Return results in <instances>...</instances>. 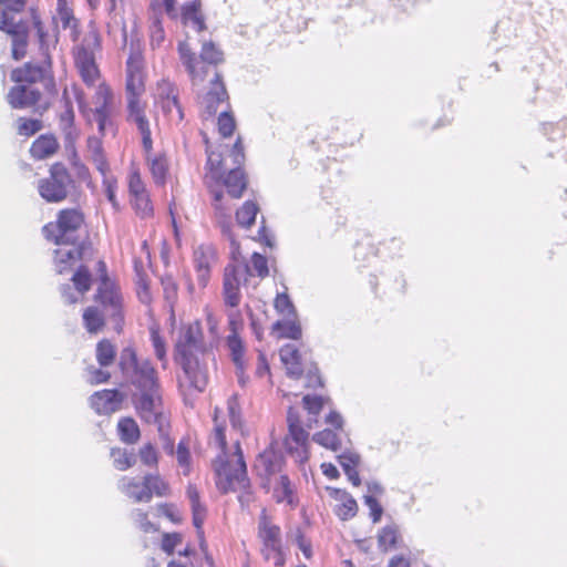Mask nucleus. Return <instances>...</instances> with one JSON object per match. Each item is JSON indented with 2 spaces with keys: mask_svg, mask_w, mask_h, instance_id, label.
<instances>
[{
  "mask_svg": "<svg viewBox=\"0 0 567 567\" xmlns=\"http://www.w3.org/2000/svg\"><path fill=\"white\" fill-rule=\"evenodd\" d=\"M177 50L193 85L203 84L206 78L212 75L210 89L204 96L203 104L207 115L213 116L219 104L225 103L228 99L221 76L216 71V65L224 60L223 52L213 42L203 43L199 58L195 55L186 41L179 42Z\"/></svg>",
  "mask_w": 567,
  "mask_h": 567,
  "instance_id": "1",
  "label": "nucleus"
},
{
  "mask_svg": "<svg viewBox=\"0 0 567 567\" xmlns=\"http://www.w3.org/2000/svg\"><path fill=\"white\" fill-rule=\"evenodd\" d=\"M174 358L182 368L189 386L197 392H203L208 384L207 364L214 358L204 347L198 323L188 324L181 329L175 343Z\"/></svg>",
  "mask_w": 567,
  "mask_h": 567,
  "instance_id": "2",
  "label": "nucleus"
},
{
  "mask_svg": "<svg viewBox=\"0 0 567 567\" xmlns=\"http://www.w3.org/2000/svg\"><path fill=\"white\" fill-rule=\"evenodd\" d=\"M134 404L137 414L144 422L156 425L164 451L173 454L174 441L169 437V425L164 413L161 392L136 393L134 395Z\"/></svg>",
  "mask_w": 567,
  "mask_h": 567,
  "instance_id": "3",
  "label": "nucleus"
},
{
  "mask_svg": "<svg viewBox=\"0 0 567 567\" xmlns=\"http://www.w3.org/2000/svg\"><path fill=\"white\" fill-rule=\"evenodd\" d=\"M120 367L138 393L161 391L156 369L150 360H140L133 349L125 348L122 351Z\"/></svg>",
  "mask_w": 567,
  "mask_h": 567,
  "instance_id": "4",
  "label": "nucleus"
},
{
  "mask_svg": "<svg viewBox=\"0 0 567 567\" xmlns=\"http://www.w3.org/2000/svg\"><path fill=\"white\" fill-rule=\"evenodd\" d=\"M234 457V461H220L219 464H216L215 470L218 476V488L223 493H248L250 482L247 476V466L239 442L235 444Z\"/></svg>",
  "mask_w": 567,
  "mask_h": 567,
  "instance_id": "5",
  "label": "nucleus"
},
{
  "mask_svg": "<svg viewBox=\"0 0 567 567\" xmlns=\"http://www.w3.org/2000/svg\"><path fill=\"white\" fill-rule=\"evenodd\" d=\"M101 49L100 34L95 29H91L76 47L74 59L75 65L82 80L87 85H93L100 76L95 62V53Z\"/></svg>",
  "mask_w": 567,
  "mask_h": 567,
  "instance_id": "6",
  "label": "nucleus"
},
{
  "mask_svg": "<svg viewBox=\"0 0 567 567\" xmlns=\"http://www.w3.org/2000/svg\"><path fill=\"white\" fill-rule=\"evenodd\" d=\"M83 224V214L76 208H68L59 213L55 225H47L43 230L55 244H75L80 243L79 231Z\"/></svg>",
  "mask_w": 567,
  "mask_h": 567,
  "instance_id": "7",
  "label": "nucleus"
},
{
  "mask_svg": "<svg viewBox=\"0 0 567 567\" xmlns=\"http://www.w3.org/2000/svg\"><path fill=\"white\" fill-rule=\"evenodd\" d=\"M143 55L138 43L131 41L130 55L126 61V100L127 104L141 103L140 96L145 91Z\"/></svg>",
  "mask_w": 567,
  "mask_h": 567,
  "instance_id": "8",
  "label": "nucleus"
},
{
  "mask_svg": "<svg viewBox=\"0 0 567 567\" xmlns=\"http://www.w3.org/2000/svg\"><path fill=\"white\" fill-rule=\"evenodd\" d=\"M72 182L65 166L55 163L50 168V176L39 182V194L49 203L62 202L66 198Z\"/></svg>",
  "mask_w": 567,
  "mask_h": 567,
  "instance_id": "9",
  "label": "nucleus"
},
{
  "mask_svg": "<svg viewBox=\"0 0 567 567\" xmlns=\"http://www.w3.org/2000/svg\"><path fill=\"white\" fill-rule=\"evenodd\" d=\"M259 537L262 542L261 553L264 558L272 561L276 567H282L286 563V557L282 550L280 527L271 524L264 516L259 522Z\"/></svg>",
  "mask_w": 567,
  "mask_h": 567,
  "instance_id": "10",
  "label": "nucleus"
},
{
  "mask_svg": "<svg viewBox=\"0 0 567 567\" xmlns=\"http://www.w3.org/2000/svg\"><path fill=\"white\" fill-rule=\"evenodd\" d=\"M249 265L230 264L225 268L223 280V299L227 307L236 308L241 300L240 287L247 281Z\"/></svg>",
  "mask_w": 567,
  "mask_h": 567,
  "instance_id": "11",
  "label": "nucleus"
},
{
  "mask_svg": "<svg viewBox=\"0 0 567 567\" xmlns=\"http://www.w3.org/2000/svg\"><path fill=\"white\" fill-rule=\"evenodd\" d=\"M287 425L286 449L291 453L296 451L299 457L307 458L309 433L302 427L299 413L291 406L287 412Z\"/></svg>",
  "mask_w": 567,
  "mask_h": 567,
  "instance_id": "12",
  "label": "nucleus"
},
{
  "mask_svg": "<svg viewBox=\"0 0 567 567\" xmlns=\"http://www.w3.org/2000/svg\"><path fill=\"white\" fill-rule=\"evenodd\" d=\"M52 61L51 59L41 60L40 63L28 62L22 68L12 71V81L23 84H33L37 82H44L45 85L52 84L51 76Z\"/></svg>",
  "mask_w": 567,
  "mask_h": 567,
  "instance_id": "13",
  "label": "nucleus"
},
{
  "mask_svg": "<svg viewBox=\"0 0 567 567\" xmlns=\"http://www.w3.org/2000/svg\"><path fill=\"white\" fill-rule=\"evenodd\" d=\"M233 162L236 165L235 168L230 169L227 174L224 184L227 188L228 194L234 198L241 197L244 190L247 187V181L244 172L240 169V165L245 161L244 146L241 138L238 137L231 150Z\"/></svg>",
  "mask_w": 567,
  "mask_h": 567,
  "instance_id": "14",
  "label": "nucleus"
},
{
  "mask_svg": "<svg viewBox=\"0 0 567 567\" xmlns=\"http://www.w3.org/2000/svg\"><path fill=\"white\" fill-rule=\"evenodd\" d=\"M0 30L12 38V58L21 60L27 53L28 27L20 19L13 20L10 16L0 12Z\"/></svg>",
  "mask_w": 567,
  "mask_h": 567,
  "instance_id": "15",
  "label": "nucleus"
},
{
  "mask_svg": "<svg viewBox=\"0 0 567 567\" xmlns=\"http://www.w3.org/2000/svg\"><path fill=\"white\" fill-rule=\"evenodd\" d=\"M126 492L128 493V497L134 499L135 502H150L153 495L164 496L167 491L166 483L158 476L154 474H148L144 476V485L141 491H133L132 487H138L135 483L131 482L126 484Z\"/></svg>",
  "mask_w": 567,
  "mask_h": 567,
  "instance_id": "16",
  "label": "nucleus"
},
{
  "mask_svg": "<svg viewBox=\"0 0 567 567\" xmlns=\"http://www.w3.org/2000/svg\"><path fill=\"white\" fill-rule=\"evenodd\" d=\"M94 104V120L97 123L99 132L104 135L106 127L111 125V113L113 110V96L109 86H99Z\"/></svg>",
  "mask_w": 567,
  "mask_h": 567,
  "instance_id": "17",
  "label": "nucleus"
},
{
  "mask_svg": "<svg viewBox=\"0 0 567 567\" xmlns=\"http://www.w3.org/2000/svg\"><path fill=\"white\" fill-rule=\"evenodd\" d=\"M123 395L116 389L97 391L90 398L92 409L97 414H111L120 410Z\"/></svg>",
  "mask_w": 567,
  "mask_h": 567,
  "instance_id": "18",
  "label": "nucleus"
},
{
  "mask_svg": "<svg viewBox=\"0 0 567 567\" xmlns=\"http://www.w3.org/2000/svg\"><path fill=\"white\" fill-rule=\"evenodd\" d=\"M128 120L134 123L142 135L144 151L150 154L153 148L150 122L145 115L142 103L127 104Z\"/></svg>",
  "mask_w": 567,
  "mask_h": 567,
  "instance_id": "19",
  "label": "nucleus"
},
{
  "mask_svg": "<svg viewBox=\"0 0 567 567\" xmlns=\"http://www.w3.org/2000/svg\"><path fill=\"white\" fill-rule=\"evenodd\" d=\"M41 93L25 84H19L9 91L7 95L8 103L12 109H27L38 103Z\"/></svg>",
  "mask_w": 567,
  "mask_h": 567,
  "instance_id": "20",
  "label": "nucleus"
},
{
  "mask_svg": "<svg viewBox=\"0 0 567 567\" xmlns=\"http://www.w3.org/2000/svg\"><path fill=\"white\" fill-rule=\"evenodd\" d=\"M187 497L190 503L192 514H193V525L197 530V535L200 543V548L206 550V542L204 538L203 524L206 517V507L200 503L199 493L197 488L193 485H189L186 491Z\"/></svg>",
  "mask_w": 567,
  "mask_h": 567,
  "instance_id": "21",
  "label": "nucleus"
},
{
  "mask_svg": "<svg viewBox=\"0 0 567 567\" xmlns=\"http://www.w3.org/2000/svg\"><path fill=\"white\" fill-rule=\"evenodd\" d=\"M215 252L209 246H198L194 250V265L197 272L198 284L206 287L210 276V265L214 260Z\"/></svg>",
  "mask_w": 567,
  "mask_h": 567,
  "instance_id": "22",
  "label": "nucleus"
},
{
  "mask_svg": "<svg viewBox=\"0 0 567 567\" xmlns=\"http://www.w3.org/2000/svg\"><path fill=\"white\" fill-rule=\"evenodd\" d=\"M158 97L162 110L169 115L172 120H183L181 104L177 100L174 87L169 83L159 87Z\"/></svg>",
  "mask_w": 567,
  "mask_h": 567,
  "instance_id": "23",
  "label": "nucleus"
},
{
  "mask_svg": "<svg viewBox=\"0 0 567 567\" xmlns=\"http://www.w3.org/2000/svg\"><path fill=\"white\" fill-rule=\"evenodd\" d=\"M281 362L286 365L287 374L290 378L299 379L302 375L300 353L295 344H285L279 350Z\"/></svg>",
  "mask_w": 567,
  "mask_h": 567,
  "instance_id": "24",
  "label": "nucleus"
},
{
  "mask_svg": "<svg viewBox=\"0 0 567 567\" xmlns=\"http://www.w3.org/2000/svg\"><path fill=\"white\" fill-rule=\"evenodd\" d=\"M60 246L54 251L56 270L59 274L65 271L69 264H73L82 257V249L79 243L75 244H56Z\"/></svg>",
  "mask_w": 567,
  "mask_h": 567,
  "instance_id": "25",
  "label": "nucleus"
},
{
  "mask_svg": "<svg viewBox=\"0 0 567 567\" xmlns=\"http://www.w3.org/2000/svg\"><path fill=\"white\" fill-rule=\"evenodd\" d=\"M97 268L101 272V285L97 289V298L102 303L110 305L114 307V309H117L120 307V296L109 281L105 262L100 260Z\"/></svg>",
  "mask_w": 567,
  "mask_h": 567,
  "instance_id": "26",
  "label": "nucleus"
},
{
  "mask_svg": "<svg viewBox=\"0 0 567 567\" xmlns=\"http://www.w3.org/2000/svg\"><path fill=\"white\" fill-rule=\"evenodd\" d=\"M58 20L63 30L70 31V38L76 42L80 38V21L74 17L72 9L66 4L65 0H58Z\"/></svg>",
  "mask_w": 567,
  "mask_h": 567,
  "instance_id": "27",
  "label": "nucleus"
},
{
  "mask_svg": "<svg viewBox=\"0 0 567 567\" xmlns=\"http://www.w3.org/2000/svg\"><path fill=\"white\" fill-rule=\"evenodd\" d=\"M281 464L282 458L277 452L266 450L258 455L255 467L260 475L270 476L280 471Z\"/></svg>",
  "mask_w": 567,
  "mask_h": 567,
  "instance_id": "28",
  "label": "nucleus"
},
{
  "mask_svg": "<svg viewBox=\"0 0 567 567\" xmlns=\"http://www.w3.org/2000/svg\"><path fill=\"white\" fill-rule=\"evenodd\" d=\"M330 491L334 498L341 501V504L338 505L336 509L337 516L342 520H348L354 517L358 511V504L355 499L346 491L338 488H330Z\"/></svg>",
  "mask_w": 567,
  "mask_h": 567,
  "instance_id": "29",
  "label": "nucleus"
},
{
  "mask_svg": "<svg viewBox=\"0 0 567 567\" xmlns=\"http://www.w3.org/2000/svg\"><path fill=\"white\" fill-rule=\"evenodd\" d=\"M59 147L53 135H41L31 145L30 153L35 159H44L53 155Z\"/></svg>",
  "mask_w": 567,
  "mask_h": 567,
  "instance_id": "30",
  "label": "nucleus"
},
{
  "mask_svg": "<svg viewBox=\"0 0 567 567\" xmlns=\"http://www.w3.org/2000/svg\"><path fill=\"white\" fill-rule=\"evenodd\" d=\"M182 20L185 25L192 27L197 32L205 29V23L199 13V3L195 0L182 6Z\"/></svg>",
  "mask_w": 567,
  "mask_h": 567,
  "instance_id": "31",
  "label": "nucleus"
},
{
  "mask_svg": "<svg viewBox=\"0 0 567 567\" xmlns=\"http://www.w3.org/2000/svg\"><path fill=\"white\" fill-rule=\"evenodd\" d=\"M272 332L276 333L278 338L298 340L301 337V327L296 321V318H285L272 324Z\"/></svg>",
  "mask_w": 567,
  "mask_h": 567,
  "instance_id": "32",
  "label": "nucleus"
},
{
  "mask_svg": "<svg viewBox=\"0 0 567 567\" xmlns=\"http://www.w3.org/2000/svg\"><path fill=\"white\" fill-rule=\"evenodd\" d=\"M37 34L39 39V49L43 60L51 59L50 51L54 49L58 43L56 34H50L44 30L41 21L34 22Z\"/></svg>",
  "mask_w": 567,
  "mask_h": 567,
  "instance_id": "33",
  "label": "nucleus"
},
{
  "mask_svg": "<svg viewBox=\"0 0 567 567\" xmlns=\"http://www.w3.org/2000/svg\"><path fill=\"white\" fill-rule=\"evenodd\" d=\"M121 440L127 444H134L140 439V429L137 423L131 417L120 420L117 424Z\"/></svg>",
  "mask_w": 567,
  "mask_h": 567,
  "instance_id": "34",
  "label": "nucleus"
},
{
  "mask_svg": "<svg viewBox=\"0 0 567 567\" xmlns=\"http://www.w3.org/2000/svg\"><path fill=\"white\" fill-rule=\"evenodd\" d=\"M258 212L259 207L257 204L251 200H247L237 210L236 219L240 226L248 228L255 223Z\"/></svg>",
  "mask_w": 567,
  "mask_h": 567,
  "instance_id": "35",
  "label": "nucleus"
},
{
  "mask_svg": "<svg viewBox=\"0 0 567 567\" xmlns=\"http://www.w3.org/2000/svg\"><path fill=\"white\" fill-rule=\"evenodd\" d=\"M312 440L317 444L334 452H337L341 447V441L339 439V435L330 429H326L323 431L316 433L312 436Z\"/></svg>",
  "mask_w": 567,
  "mask_h": 567,
  "instance_id": "36",
  "label": "nucleus"
},
{
  "mask_svg": "<svg viewBox=\"0 0 567 567\" xmlns=\"http://www.w3.org/2000/svg\"><path fill=\"white\" fill-rule=\"evenodd\" d=\"M399 539L398 527L394 525H388L383 527L378 535V543L380 548L384 551L396 547Z\"/></svg>",
  "mask_w": 567,
  "mask_h": 567,
  "instance_id": "37",
  "label": "nucleus"
},
{
  "mask_svg": "<svg viewBox=\"0 0 567 567\" xmlns=\"http://www.w3.org/2000/svg\"><path fill=\"white\" fill-rule=\"evenodd\" d=\"M150 171L156 184H164L167 174V161L162 155L147 157Z\"/></svg>",
  "mask_w": 567,
  "mask_h": 567,
  "instance_id": "38",
  "label": "nucleus"
},
{
  "mask_svg": "<svg viewBox=\"0 0 567 567\" xmlns=\"http://www.w3.org/2000/svg\"><path fill=\"white\" fill-rule=\"evenodd\" d=\"M115 347L109 340H101L96 346V360L101 367H109L115 359Z\"/></svg>",
  "mask_w": 567,
  "mask_h": 567,
  "instance_id": "39",
  "label": "nucleus"
},
{
  "mask_svg": "<svg viewBox=\"0 0 567 567\" xmlns=\"http://www.w3.org/2000/svg\"><path fill=\"white\" fill-rule=\"evenodd\" d=\"M111 456L113 464L118 471H125L136 463V456L133 452L122 449H112Z\"/></svg>",
  "mask_w": 567,
  "mask_h": 567,
  "instance_id": "40",
  "label": "nucleus"
},
{
  "mask_svg": "<svg viewBox=\"0 0 567 567\" xmlns=\"http://www.w3.org/2000/svg\"><path fill=\"white\" fill-rule=\"evenodd\" d=\"M151 341H152L155 357L161 362L162 368L166 369L168 365V359H167V354H166V344L156 329H151Z\"/></svg>",
  "mask_w": 567,
  "mask_h": 567,
  "instance_id": "41",
  "label": "nucleus"
},
{
  "mask_svg": "<svg viewBox=\"0 0 567 567\" xmlns=\"http://www.w3.org/2000/svg\"><path fill=\"white\" fill-rule=\"evenodd\" d=\"M83 321L86 330L91 333L97 332L104 324L103 318L101 317L99 310L94 307H89L85 309L83 313Z\"/></svg>",
  "mask_w": 567,
  "mask_h": 567,
  "instance_id": "42",
  "label": "nucleus"
},
{
  "mask_svg": "<svg viewBox=\"0 0 567 567\" xmlns=\"http://www.w3.org/2000/svg\"><path fill=\"white\" fill-rule=\"evenodd\" d=\"M150 39L152 48H159L165 40V32L159 17L154 12L151 18Z\"/></svg>",
  "mask_w": 567,
  "mask_h": 567,
  "instance_id": "43",
  "label": "nucleus"
},
{
  "mask_svg": "<svg viewBox=\"0 0 567 567\" xmlns=\"http://www.w3.org/2000/svg\"><path fill=\"white\" fill-rule=\"evenodd\" d=\"M275 309L285 318H296V308L286 292L277 295Z\"/></svg>",
  "mask_w": 567,
  "mask_h": 567,
  "instance_id": "44",
  "label": "nucleus"
},
{
  "mask_svg": "<svg viewBox=\"0 0 567 567\" xmlns=\"http://www.w3.org/2000/svg\"><path fill=\"white\" fill-rule=\"evenodd\" d=\"M131 203L137 215L145 218L153 212L147 193L131 196Z\"/></svg>",
  "mask_w": 567,
  "mask_h": 567,
  "instance_id": "45",
  "label": "nucleus"
},
{
  "mask_svg": "<svg viewBox=\"0 0 567 567\" xmlns=\"http://www.w3.org/2000/svg\"><path fill=\"white\" fill-rule=\"evenodd\" d=\"M72 281L75 286V289L79 293H84L91 288V276L89 270L81 266L73 275Z\"/></svg>",
  "mask_w": 567,
  "mask_h": 567,
  "instance_id": "46",
  "label": "nucleus"
},
{
  "mask_svg": "<svg viewBox=\"0 0 567 567\" xmlns=\"http://www.w3.org/2000/svg\"><path fill=\"white\" fill-rule=\"evenodd\" d=\"M227 346L230 350L231 358L237 367H241V359L244 354V346L238 337V333H230L227 338Z\"/></svg>",
  "mask_w": 567,
  "mask_h": 567,
  "instance_id": "47",
  "label": "nucleus"
},
{
  "mask_svg": "<svg viewBox=\"0 0 567 567\" xmlns=\"http://www.w3.org/2000/svg\"><path fill=\"white\" fill-rule=\"evenodd\" d=\"M250 264V272L248 274V276L252 275V271L260 278H265L268 276V261L264 255L259 252H254L251 256Z\"/></svg>",
  "mask_w": 567,
  "mask_h": 567,
  "instance_id": "48",
  "label": "nucleus"
},
{
  "mask_svg": "<svg viewBox=\"0 0 567 567\" xmlns=\"http://www.w3.org/2000/svg\"><path fill=\"white\" fill-rule=\"evenodd\" d=\"M42 128V123L37 118H19L18 134L22 136H31Z\"/></svg>",
  "mask_w": 567,
  "mask_h": 567,
  "instance_id": "49",
  "label": "nucleus"
},
{
  "mask_svg": "<svg viewBox=\"0 0 567 567\" xmlns=\"http://www.w3.org/2000/svg\"><path fill=\"white\" fill-rule=\"evenodd\" d=\"M236 127L235 118L227 112L223 111L218 117V130L224 137L233 135Z\"/></svg>",
  "mask_w": 567,
  "mask_h": 567,
  "instance_id": "50",
  "label": "nucleus"
},
{
  "mask_svg": "<svg viewBox=\"0 0 567 567\" xmlns=\"http://www.w3.org/2000/svg\"><path fill=\"white\" fill-rule=\"evenodd\" d=\"M338 461L344 472L357 468L360 464L361 457L357 452L347 450L338 455Z\"/></svg>",
  "mask_w": 567,
  "mask_h": 567,
  "instance_id": "51",
  "label": "nucleus"
},
{
  "mask_svg": "<svg viewBox=\"0 0 567 567\" xmlns=\"http://www.w3.org/2000/svg\"><path fill=\"white\" fill-rule=\"evenodd\" d=\"M24 0H0V12L18 20L17 14L24 8Z\"/></svg>",
  "mask_w": 567,
  "mask_h": 567,
  "instance_id": "52",
  "label": "nucleus"
},
{
  "mask_svg": "<svg viewBox=\"0 0 567 567\" xmlns=\"http://www.w3.org/2000/svg\"><path fill=\"white\" fill-rule=\"evenodd\" d=\"M138 455L144 465L151 467L157 465L158 456L153 444L147 443L143 447H141Z\"/></svg>",
  "mask_w": 567,
  "mask_h": 567,
  "instance_id": "53",
  "label": "nucleus"
},
{
  "mask_svg": "<svg viewBox=\"0 0 567 567\" xmlns=\"http://www.w3.org/2000/svg\"><path fill=\"white\" fill-rule=\"evenodd\" d=\"M132 518L134 523L145 533L155 532L156 528L154 524H152L148 518L147 514L143 512L142 509H134L132 512Z\"/></svg>",
  "mask_w": 567,
  "mask_h": 567,
  "instance_id": "54",
  "label": "nucleus"
},
{
  "mask_svg": "<svg viewBox=\"0 0 567 567\" xmlns=\"http://www.w3.org/2000/svg\"><path fill=\"white\" fill-rule=\"evenodd\" d=\"M302 401L305 409L309 412V414H319L323 406V399L318 395H305Z\"/></svg>",
  "mask_w": 567,
  "mask_h": 567,
  "instance_id": "55",
  "label": "nucleus"
},
{
  "mask_svg": "<svg viewBox=\"0 0 567 567\" xmlns=\"http://www.w3.org/2000/svg\"><path fill=\"white\" fill-rule=\"evenodd\" d=\"M182 543V535L178 533L173 534H164L162 540V549L172 555L176 548Z\"/></svg>",
  "mask_w": 567,
  "mask_h": 567,
  "instance_id": "56",
  "label": "nucleus"
},
{
  "mask_svg": "<svg viewBox=\"0 0 567 567\" xmlns=\"http://www.w3.org/2000/svg\"><path fill=\"white\" fill-rule=\"evenodd\" d=\"M364 503L370 509L373 523H378L383 514V508L373 495H365Z\"/></svg>",
  "mask_w": 567,
  "mask_h": 567,
  "instance_id": "57",
  "label": "nucleus"
},
{
  "mask_svg": "<svg viewBox=\"0 0 567 567\" xmlns=\"http://www.w3.org/2000/svg\"><path fill=\"white\" fill-rule=\"evenodd\" d=\"M128 190L131 196L146 193L145 185L137 172H133L130 175Z\"/></svg>",
  "mask_w": 567,
  "mask_h": 567,
  "instance_id": "58",
  "label": "nucleus"
},
{
  "mask_svg": "<svg viewBox=\"0 0 567 567\" xmlns=\"http://www.w3.org/2000/svg\"><path fill=\"white\" fill-rule=\"evenodd\" d=\"M176 457L178 464L186 468L184 474H187L190 463V453L184 441H181L177 445Z\"/></svg>",
  "mask_w": 567,
  "mask_h": 567,
  "instance_id": "59",
  "label": "nucleus"
},
{
  "mask_svg": "<svg viewBox=\"0 0 567 567\" xmlns=\"http://www.w3.org/2000/svg\"><path fill=\"white\" fill-rule=\"evenodd\" d=\"M87 373H89V382L91 384H100V383L107 382L111 377V374L107 371H104V370L95 368V367H89Z\"/></svg>",
  "mask_w": 567,
  "mask_h": 567,
  "instance_id": "60",
  "label": "nucleus"
},
{
  "mask_svg": "<svg viewBox=\"0 0 567 567\" xmlns=\"http://www.w3.org/2000/svg\"><path fill=\"white\" fill-rule=\"evenodd\" d=\"M165 299L173 303L177 298V286L172 278H166L162 281Z\"/></svg>",
  "mask_w": 567,
  "mask_h": 567,
  "instance_id": "61",
  "label": "nucleus"
},
{
  "mask_svg": "<svg viewBox=\"0 0 567 567\" xmlns=\"http://www.w3.org/2000/svg\"><path fill=\"white\" fill-rule=\"evenodd\" d=\"M229 417L233 426H237L240 423V416L238 411L237 396H233L228 401Z\"/></svg>",
  "mask_w": 567,
  "mask_h": 567,
  "instance_id": "62",
  "label": "nucleus"
},
{
  "mask_svg": "<svg viewBox=\"0 0 567 567\" xmlns=\"http://www.w3.org/2000/svg\"><path fill=\"white\" fill-rule=\"evenodd\" d=\"M60 122L63 130L72 127L74 122V112L71 105H66V109L60 114Z\"/></svg>",
  "mask_w": 567,
  "mask_h": 567,
  "instance_id": "63",
  "label": "nucleus"
},
{
  "mask_svg": "<svg viewBox=\"0 0 567 567\" xmlns=\"http://www.w3.org/2000/svg\"><path fill=\"white\" fill-rule=\"evenodd\" d=\"M326 422L331 425L332 427H334L336 430H341L342 426H343V419L342 416L336 412V411H331L327 417H326Z\"/></svg>",
  "mask_w": 567,
  "mask_h": 567,
  "instance_id": "64",
  "label": "nucleus"
}]
</instances>
